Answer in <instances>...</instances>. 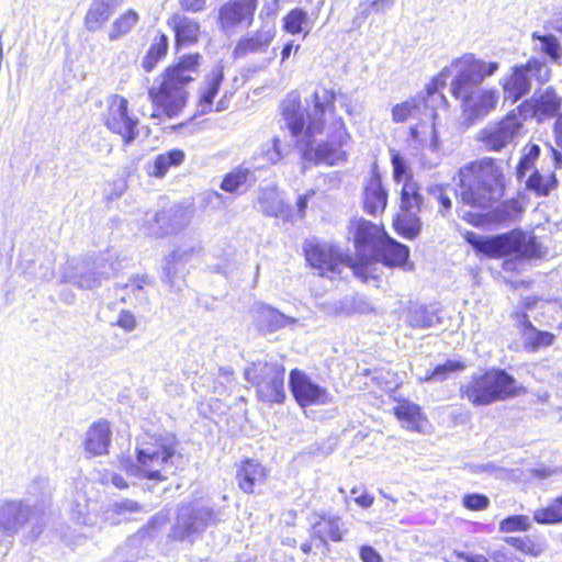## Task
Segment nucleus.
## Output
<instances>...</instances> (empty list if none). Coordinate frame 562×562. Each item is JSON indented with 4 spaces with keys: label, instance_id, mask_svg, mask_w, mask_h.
<instances>
[{
    "label": "nucleus",
    "instance_id": "nucleus-1",
    "mask_svg": "<svg viewBox=\"0 0 562 562\" xmlns=\"http://www.w3.org/2000/svg\"><path fill=\"white\" fill-rule=\"evenodd\" d=\"M454 76L450 83L451 94L460 101L462 116L468 125L487 116L498 103V91L483 88L481 83L498 69L496 61H484L473 54H464L451 63Z\"/></svg>",
    "mask_w": 562,
    "mask_h": 562
},
{
    "label": "nucleus",
    "instance_id": "nucleus-2",
    "mask_svg": "<svg viewBox=\"0 0 562 562\" xmlns=\"http://www.w3.org/2000/svg\"><path fill=\"white\" fill-rule=\"evenodd\" d=\"M454 180L461 203L480 211L488 210L497 203L506 187L502 161L487 156L461 166Z\"/></svg>",
    "mask_w": 562,
    "mask_h": 562
},
{
    "label": "nucleus",
    "instance_id": "nucleus-3",
    "mask_svg": "<svg viewBox=\"0 0 562 562\" xmlns=\"http://www.w3.org/2000/svg\"><path fill=\"white\" fill-rule=\"evenodd\" d=\"M201 56L192 54L184 56L180 61L166 69L161 76L160 85L148 91L153 104L168 117L177 116L187 103V86L194 80Z\"/></svg>",
    "mask_w": 562,
    "mask_h": 562
},
{
    "label": "nucleus",
    "instance_id": "nucleus-4",
    "mask_svg": "<svg viewBox=\"0 0 562 562\" xmlns=\"http://www.w3.org/2000/svg\"><path fill=\"white\" fill-rule=\"evenodd\" d=\"M137 462L145 479L164 482L182 469L184 460L176 451L175 437L166 436L143 443L137 452Z\"/></svg>",
    "mask_w": 562,
    "mask_h": 562
},
{
    "label": "nucleus",
    "instance_id": "nucleus-5",
    "mask_svg": "<svg viewBox=\"0 0 562 562\" xmlns=\"http://www.w3.org/2000/svg\"><path fill=\"white\" fill-rule=\"evenodd\" d=\"M464 238L475 250L488 257L517 254L521 258L531 259L540 258L544 252L536 236L521 231H512L496 236H481L467 232Z\"/></svg>",
    "mask_w": 562,
    "mask_h": 562
},
{
    "label": "nucleus",
    "instance_id": "nucleus-6",
    "mask_svg": "<svg viewBox=\"0 0 562 562\" xmlns=\"http://www.w3.org/2000/svg\"><path fill=\"white\" fill-rule=\"evenodd\" d=\"M460 394L475 406L490 405L517 395L516 380L505 370L473 374L460 387Z\"/></svg>",
    "mask_w": 562,
    "mask_h": 562
},
{
    "label": "nucleus",
    "instance_id": "nucleus-7",
    "mask_svg": "<svg viewBox=\"0 0 562 562\" xmlns=\"http://www.w3.org/2000/svg\"><path fill=\"white\" fill-rule=\"evenodd\" d=\"M351 142L345 122L341 117L334 119L327 128V140L322 143L307 142L302 149L305 160L315 164L336 166L347 160L346 147Z\"/></svg>",
    "mask_w": 562,
    "mask_h": 562
},
{
    "label": "nucleus",
    "instance_id": "nucleus-8",
    "mask_svg": "<svg viewBox=\"0 0 562 562\" xmlns=\"http://www.w3.org/2000/svg\"><path fill=\"white\" fill-rule=\"evenodd\" d=\"M304 250L306 260L318 270L319 276L333 279L336 274H340L344 268H349L357 277L367 278V266L356 263L350 256L334 245L308 241Z\"/></svg>",
    "mask_w": 562,
    "mask_h": 562
},
{
    "label": "nucleus",
    "instance_id": "nucleus-9",
    "mask_svg": "<svg viewBox=\"0 0 562 562\" xmlns=\"http://www.w3.org/2000/svg\"><path fill=\"white\" fill-rule=\"evenodd\" d=\"M285 369L277 361H257L245 369L246 379L254 383L258 398L269 404L283 403Z\"/></svg>",
    "mask_w": 562,
    "mask_h": 562
},
{
    "label": "nucleus",
    "instance_id": "nucleus-10",
    "mask_svg": "<svg viewBox=\"0 0 562 562\" xmlns=\"http://www.w3.org/2000/svg\"><path fill=\"white\" fill-rule=\"evenodd\" d=\"M102 117L105 126L122 137L124 146L131 145L138 136V119L130 112L128 101L124 97H108Z\"/></svg>",
    "mask_w": 562,
    "mask_h": 562
},
{
    "label": "nucleus",
    "instance_id": "nucleus-11",
    "mask_svg": "<svg viewBox=\"0 0 562 562\" xmlns=\"http://www.w3.org/2000/svg\"><path fill=\"white\" fill-rule=\"evenodd\" d=\"M217 521L212 508L203 505L182 506L179 510L177 522L172 529L175 539H189L193 541L207 526Z\"/></svg>",
    "mask_w": 562,
    "mask_h": 562
},
{
    "label": "nucleus",
    "instance_id": "nucleus-12",
    "mask_svg": "<svg viewBox=\"0 0 562 562\" xmlns=\"http://www.w3.org/2000/svg\"><path fill=\"white\" fill-rule=\"evenodd\" d=\"M522 123L518 115L508 114L496 123H488L480 130L476 140L488 151H501L513 144L520 135Z\"/></svg>",
    "mask_w": 562,
    "mask_h": 562
},
{
    "label": "nucleus",
    "instance_id": "nucleus-13",
    "mask_svg": "<svg viewBox=\"0 0 562 562\" xmlns=\"http://www.w3.org/2000/svg\"><path fill=\"white\" fill-rule=\"evenodd\" d=\"M257 0H229L218 9L220 30L227 36L248 29L254 21Z\"/></svg>",
    "mask_w": 562,
    "mask_h": 562
},
{
    "label": "nucleus",
    "instance_id": "nucleus-14",
    "mask_svg": "<svg viewBox=\"0 0 562 562\" xmlns=\"http://www.w3.org/2000/svg\"><path fill=\"white\" fill-rule=\"evenodd\" d=\"M289 384L295 401L302 407L331 402V396L326 389L313 382L308 375L297 369L290 372Z\"/></svg>",
    "mask_w": 562,
    "mask_h": 562
},
{
    "label": "nucleus",
    "instance_id": "nucleus-15",
    "mask_svg": "<svg viewBox=\"0 0 562 562\" xmlns=\"http://www.w3.org/2000/svg\"><path fill=\"white\" fill-rule=\"evenodd\" d=\"M350 234L359 252L375 251L387 234L382 227L364 218H357L350 223Z\"/></svg>",
    "mask_w": 562,
    "mask_h": 562
},
{
    "label": "nucleus",
    "instance_id": "nucleus-16",
    "mask_svg": "<svg viewBox=\"0 0 562 562\" xmlns=\"http://www.w3.org/2000/svg\"><path fill=\"white\" fill-rule=\"evenodd\" d=\"M335 93L331 90L321 89L313 93V110L307 113L306 132L315 135L324 130L325 117L333 115Z\"/></svg>",
    "mask_w": 562,
    "mask_h": 562
},
{
    "label": "nucleus",
    "instance_id": "nucleus-17",
    "mask_svg": "<svg viewBox=\"0 0 562 562\" xmlns=\"http://www.w3.org/2000/svg\"><path fill=\"white\" fill-rule=\"evenodd\" d=\"M363 210L371 215L381 214L387 204V192L384 189L376 168L371 170L370 177L363 183Z\"/></svg>",
    "mask_w": 562,
    "mask_h": 562
},
{
    "label": "nucleus",
    "instance_id": "nucleus-18",
    "mask_svg": "<svg viewBox=\"0 0 562 562\" xmlns=\"http://www.w3.org/2000/svg\"><path fill=\"white\" fill-rule=\"evenodd\" d=\"M268 470L258 461L247 459L238 467L236 481L238 487L246 494H254L266 484Z\"/></svg>",
    "mask_w": 562,
    "mask_h": 562
},
{
    "label": "nucleus",
    "instance_id": "nucleus-19",
    "mask_svg": "<svg viewBox=\"0 0 562 562\" xmlns=\"http://www.w3.org/2000/svg\"><path fill=\"white\" fill-rule=\"evenodd\" d=\"M274 29L272 26L265 25L254 34L240 37L233 50L234 58H244L250 54L266 52L274 38Z\"/></svg>",
    "mask_w": 562,
    "mask_h": 562
},
{
    "label": "nucleus",
    "instance_id": "nucleus-20",
    "mask_svg": "<svg viewBox=\"0 0 562 562\" xmlns=\"http://www.w3.org/2000/svg\"><path fill=\"white\" fill-rule=\"evenodd\" d=\"M533 112V116L539 121L558 116L562 105V98L555 92L552 87L539 89L535 91L531 99L526 101Z\"/></svg>",
    "mask_w": 562,
    "mask_h": 562
},
{
    "label": "nucleus",
    "instance_id": "nucleus-21",
    "mask_svg": "<svg viewBox=\"0 0 562 562\" xmlns=\"http://www.w3.org/2000/svg\"><path fill=\"white\" fill-rule=\"evenodd\" d=\"M153 220L155 224L150 225L147 232L157 237L177 233L189 223L188 215L181 210L157 213Z\"/></svg>",
    "mask_w": 562,
    "mask_h": 562
},
{
    "label": "nucleus",
    "instance_id": "nucleus-22",
    "mask_svg": "<svg viewBox=\"0 0 562 562\" xmlns=\"http://www.w3.org/2000/svg\"><path fill=\"white\" fill-rule=\"evenodd\" d=\"M168 25L175 32L177 46H190L199 41L201 25L194 19L176 13L168 20Z\"/></svg>",
    "mask_w": 562,
    "mask_h": 562
},
{
    "label": "nucleus",
    "instance_id": "nucleus-23",
    "mask_svg": "<svg viewBox=\"0 0 562 562\" xmlns=\"http://www.w3.org/2000/svg\"><path fill=\"white\" fill-rule=\"evenodd\" d=\"M5 517V522L2 520V528L9 531H16L18 528L26 522L37 526L42 517L31 512L29 506L21 503H8L2 507V518Z\"/></svg>",
    "mask_w": 562,
    "mask_h": 562
},
{
    "label": "nucleus",
    "instance_id": "nucleus-24",
    "mask_svg": "<svg viewBox=\"0 0 562 562\" xmlns=\"http://www.w3.org/2000/svg\"><path fill=\"white\" fill-rule=\"evenodd\" d=\"M111 442L110 424L100 419L93 423L86 432L85 448L92 456H101L108 452Z\"/></svg>",
    "mask_w": 562,
    "mask_h": 562
},
{
    "label": "nucleus",
    "instance_id": "nucleus-25",
    "mask_svg": "<svg viewBox=\"0 0 562 562\" xmlns=\"http://www.w3.org/2000/svg\"><path fill=\"white\" fill-rule=\"evenodd\" d=\"M255 207L267 216H283L288 220H292L280 193L272 187L259 190Z\"/></svg>",
    "mask_w": 562,
    "mask_h": 562
},
{
    "label": "nucleus",
    "instance_id": "nucleus-26",
    "mask_svg": "<svg viewBox=\"0 0 562 562\" xmlns=\"http://www.w3.org/2000/svg\"><path fill=\"white\" fill-rule=\"evenodd\" d=\"M374 252L379 255L384 265L390 267H402L406 263L409 256L408 247L391 238L389 235L382 238V243H380Z\"/></svg>",
    "mask_w": 562,
    "mask_h": 562
},
{
    "label": "nucleus",
    "instance_id": "nucleus-27",
    "mask_svg": "<svg viewBox=\"0 0 562 562\" xmlns=\"http://www.w3.org/2000/svg\"><path fill=\"white\" fill-rule=\"evenodd\" d=\"M527 77L526 71L520 66H515L512 75L505 77L502 81L505 99L515 103L526 95L531 89V82Z\"/></svg>",
    "mask_w": 562,
    "mask_h": 562
},
{
    "label": "nucleus",
    "instance_id": "nucleus-28",
    "mask_svg": "<svg viewBox=\"0 0 562 562\" xmlns=\"http://www.w3.org/2000/svg\"><path fill=\"white\" fill-rule=\"evenodd\" d=\"M520 334L525 349L530 351L551 346L554 341V335L549 331L538 330L525 314L521 317Z\"/></svg>",
    "mask_w": 562,
    "mask_h": 562
},
{
    "label": "nucleus",
    "instance_id": "nucleus-29",
    "mask_svg": "<svg viewBox=\"0 0 562 562\" xmlns=\"http://www.w3.org/2000/svg\"><path fill=\"white\" fill-rule=\"evenodd\" d=\"M394 413L408 430H424L426 418L418 405L409 401H402L394 407Z\"/></svg>",
    "mask_w": 562,
    "mask_h": 562
},
{
    "label": "nucleus",
    "instance_id": "nucleus-30",
    "mask_svg": "<svg viewBox=\"0 0 562 562\" xmlns=\"http://www.w3.org/2000/svg\"><path fill=\"white\" fill-rule=\"evenodd\" d=\"M223 77V70L221 67L213 68L207 75L203 86L200 89L201 92L199 106L201 113H206L212 110L213 99L218 92Z\"/></svg>",
    "mask_w": 562,
    "mask_h": 562
},
{
    "label": "nucleus",
    "instance_id": "nucleus-31",
    "mask_svg": "<svg viewBox=\"0 0 562 562\" xmlns=\"http://www.w3.org/2000/svg\"><path fill=\"white\" fill-rule=\"evenodd\" d=\"M255 182V175L248 168L237 167L224 177L220 187L225 192L236 193L246 190Z\"/></svg>",
    "mask_w": 562,
    "mask_h": 562
},
{
    "label": "nucleus",
    "instance_id": "nucleus-32",
    "mask_svg": "<svg viewBox=\"0 0 562 562\" xmlns=\"http://www.w3.org/2000/svg\"><path fill=\"white\" fill-rule=\"evenodd\" d=\"M409 142L416 147L428 148L436 151L440 147L435 124L420 123L409 130Z\"/></svg>",
    "mask_w": 562,
    "mask_h": 562
},
{
    "label": "nucleus",
    "instance_id": "nucleus-33",
    "mask_svg": "<svg viewBox=\"0 0 562 562\" xmlns=\"http://www.w3.org/2000/svg\"><path fill=\"white\" fill-rule=\"evenodd\" d=\"M184 157L183 150L177 148L159 154L149 166L148 173L153 177L161 178L171 167L180 166Z\"/></svg>",
    "mask_w": 562,
    "mask_h": 562
},
{
    "label": "nucleus",
    "instance_id": "nucleus-34",
    "mask_svg": "<svg viewBox=\"0 0 562 562\" xmlns=\"http://www.w3.org/2000/svg\"><path fill=\"white\" fill-rule=\"evenodd\" d=\"M340 527V518L321 517L319 520L313 524L312 532L313 536L319 539L323 543H327L328 540L338 542L342 539Z\"/></svg>",
    "mask_w": 562,
    "mask_h": 562
},
{
    "label": "nucleus",
    "instance_id": "nucleus-35",
    "mask_svg": "<svg viewBox=\"0 0 562 562\" xmlns=\"http://www.w3.org/2000/svg\"><path fill=\"white\" fill-rule=\"evenodd\" d=\"M395 231L405 238L413 239L422 231V221L416 212L400 211L393 221Z\"/></svg>",
    "mask_w": 562,
    "mask_h": 562
},
{
    "label": "nucleus",
    "instance_id": "nucleus-36",
    "mask_svg": "<svg viewBox=\"0 0 562 562\" xmlns=\"http://www.w3.org/2000/svg\"><path fill=\"white\" fill-rule=\"evenodd\" d=\"M113 11L103 4L100 0H93L90 4L86 16L85 26L89 32L101 30L111 18Z\"/></svg>",
    "mask_w": 562,
    "mask_h": 562
},
{
    "label": "nucleus",
    "instance_id": "nucleus-37",
    "mask_svg": "<svg viewBox=\"0 0 562 562\" xmlns=\"http://www.w3.org/2000/svg\"><path fill=\"white\" fill-rule=\"evenodd\" d=\"M532 50L547 55L552 61L557 63L562 56L561 45L552 34L541 35L539 32L531 34Z\"/></svg>",
    "mask_w": 562,
    "mask_h": 562
},
{
    "label": "nucleus",
    "instance_id": "nucleus-38",
    "mask_svg": "<svg viewBox=\"0 0 562 562\" xmlns=\"http://www.w3.org/2000/svg\"><path fill=\"white\" fill-rule=\"evenodd\" d=\"M257 313L259 323L262 326H266L269 331H276L288 325L296 323L295 318L285 316L279 311L267 305L259 306Z\"/></svg>",
    "mask_w": 562,
    "mask_h": 562
},
{
    "label": "nucleus",
    "instance_id": "nucleus-39",
    "mask_svg": "<svg viewBox=\"0 0 562 562\" xmlns=\"http://www.w3.org/2000/svg\"><path fill=\"white\" fill-rule=\"evenodd\" d=\"M283 30L292 35L303 33L306 36L312 30V23L303 9L295 8L283 18Z\"/></svg>",
    "mask_w": 562,
    "mask_h": 562
},
{
    "label": "nucleus",
    "instance_id": "nucleus-40",
    "mask_svg": "<svg viewBox=\"0 0 562 562\" xmlns=\"http://www.w3.org/2000/svg\"><path fill=\"white\" fill-rule=\"evenodd\" d=\"M557 169L553 168L548 175H542L539 170L533 172L526 180V186L532 190L537 195L546 196L558 187V180L554 175Z\"/></svg>",
    "mask_w": 562,
    "mask_h": 562
},
{
    "label": "nucleus",
    "instance_id": "nucleus-41",
    "mask_svg": "<svg viewBox=\"0 0 562 562\" xmlns=\"http://www.w3.org/2000/svg\"><path fill=\"white\" fill-rule=\"evenodd\" d=\"M424 103L425 100L423 98L415 97L395 104L391 110L392 121L394 123H404L409 119L417 117Z\"/></svg>",
    "mask_w": 562,
    "mask_h": 562
},
{
    "label": "nucleus",
    "instance_id": "nucleus-42",
    "mask_svg": "<svg viewBox=\"0 0 562 562\" xmlns=\"http://www.w3.org/2000/svg\"><path fill=\"white\" fill-rule=\"evenodd\" d=\"M407 322L409 326L422 329L431 328L441 323L437 311L428 310L425 306L412 308L408 313Z\"/></svg>",
    "mask_w": 562,
    "mask_h": 562
},
{
    "label": "nucleus",
    "instance_id": "nucleus-43",
    "mask_svg": "<svg viewBox=\"0 0 562 562\" xmlns=\"http://www.w3.org/2000/svg\"><path fill=\"white\" fill-rule=\"evenodd\" d=\"M424 199L414 181H406L401 190L400 211L419 213Z\"/></svg>",
    "mask_w": 562,
    "mask_h": 562
},
{
    "label": "nucleus",
    "instance_id": "nucleus-44",
    "mask_svg": "<svg viewBox=\"0 0 562 562\" xmlns=\"http://www.w3.org/2000/svg\"><path fill=\"white\" fill-rule=\"evenodd\" d=\"M139 15L136 11L130 9L114 20L109 33L110 41H116L122 36L128 34L132 29L138 23Z\"/></svg>",
    "mask_w": 562,
    "mask_h": 562
},
{
    "label": "nucleus",
    "instance_id": "nucleus-45",
    "mask_svg": "<svg viewBox=\"0 0 562 562\" xmlns=\"http://www.w3.org/2000/svg\"><path fill=\"white\" fill-rule=\"evenodd\" d=\"M168 49V37L165 34L159 35L149 49L147 50L145 57L143 58L142 66L147 71L150 72L157 65V63L165 57Z\"/></svg>",
    "mask_w": 562,
    "mask_h": 562
},
{
    "label": "nucleus",
    "instance_id": "nucleus-46",
    "mask_svg": "<svg viewBox=\"0 0 562 562\" xmlns=\"http://www.w3.org/2000/svg\"><path fill=\"white\" fill-rule=\"evenodd\" d=\"M520 67L526 71L527 78L531 83L536 81L539 85H543L551 78L550 67L546 61L538 58H531L526 64L520 65Z\"/></svg>",
    "mask_w": 562,
    "mask_h": 562
},
{
    "label": "nucleus",
    "instance_id": "nucleus-47",
    "mask_svg": "<svg viewBox=\"0 0 562 562\" xmlns=\"http://www.w3.org/2000/svg\"><path fill=\"white\" fill-rule=\"evenodd\" d=\"M506 541L517 550L532 557H539L546 550V544L543 541L528 536L509 537L506 539Z\"/></svg>",
    "mask_w": 562,
    "mask_h": 562
},
{
    "label": "nucleus",
    "instance_id": "nucleus-48",
    "mask_svg": "<svg viewBox=\"0 0 562 562\" xmlns=\"http://www.w3.org/2000/svg\"><path fill=\"white\" fill-rule=\"evenodd\" d=\"M552 132L555 147L548 144L549 157L554 169H559L562 166V112L558 114Z\"/></svg>",
    "mask_w": 562,
    "mask_h": 562
},
{
    "label": "nucleus",
    "instance_id": "nucleus-49",
    "mask_svg": "<svg viewBox=\"0 0 562 562\" xmlns=\"http://www.w3.org/2000/svg\"><path fill=\"white\" fill-rule=\"evenodd\" d=\"M356 303V297H345L331 303H325L322 307L326 314L333 316L351 315L356 312H363Z\"/></svg>",
    "mask_w": 562,
    "mask_h": 562
},
{
    "label": "nucleus",
    "instance_id": "nucleus-50",
    "mask_svg": "<svg viewBox=\"0 0 562 562\" xmlns=\"http://www.w3.org/2000/svg\"><path fill=\"white\" fill-rule=\"evenodd\" d=\"M533 519L539 524H558L562 521V496L546 508L537 509Z\"/></svg>",
    "mask_w": 562,
    "mask_h": 562
},
{
    "label": "nucleus",
    "instance_id": "nucleus-51",
    "mask_svg": "<svg viewBox=\"0 0 562 562\" xmlns=\"http://www.w3.org/2000/svg\"><path fill=\"white\" fill-rule=\"evenodd\" d=\"M541 149L538 145H527L522 149V156L517 166V178H525L527 171L533 168L535 162L538 160L540 156Z\"/></svg>",
    "mask_w": 562,
    "mask_h": 562
},
{
    "label": "nucleus",
    "instance_id": "nucleus-52",
    "mask_svg": "<svg viewBox=\"0 0 562 562\" xmlns=\"http://www.w3.org/2000/svg\"><path fill=\"white\" fill-rule=\"evenodd\" d=\"M463 369L464 364L462 362L457 360H447L445 363L436 366L432 371L427 372L424 378H420V380L443 381L449 376L450 373L462 371Z\"/></svg>",
    "mask_w": 562,
    "mask_h": 562
},
{
    "label": "nucleus",
    "instance_id": "nucleus-53",
    "mask_svg": "<svg viewBox=\"0 0 562 562\" xmlns=\"http://www.w3.org/2000/svg\"><path fill=\"white\" fill-rule=\"evenodd\" d=\"M144 507L139 503L132 499H123L115 502L105 512V519H112V515L126 516L143 512Z\"/></svg>",
    "mask_w": 562,
    "mask_h": 562
},
{
    "label": "nucleus",
    "instance_id": "nucleus-54",
    "mask_svg": "<svg viewBox=\"0 0 562 562\" xmlns=\"http://www.w3.org/2000/svg\"><path fill=\"white\" fill-rule=\"evenodd\" d=\"M187 252L180 254L179 251H173L169 258L167 259V263L165 267V279L164 281L169 284L171 289L176 286V277L178 274V265L184 259Z\"/></svg>",
    "mask_w": 562,
    "mask_h": 562
},
{
    "label": "nucleus",
    "instance_id": "nucleus-55",
    "mask_svg": "<svg viewBox=\"0 0 562 562\" xmlns=\"http://www.w3.org/2000/svg\"><path fill=\"white\" fill-rule=\"evenodd\" d=\"M76 268L75 260H68L64 270V279L65 281L76 283L81 288H92L98 284L100 281L97 279H91L87 276H78L76 272L69 271V269Z\"/></svg>",
    "mask_w": 562,
    "mask_h": 562
},
{
    "label": "nucleus",
    "instance_id": "nucleus-56",
    "mask_svg": "<svg viewBox=\"0 0 562 562\" xmlns=\"http://www.w3.org/2000/svg\"><path fill=\"white\" fill-rule=\"evenodd\" d=\"M529 528V519L527 516H510L502 520L499 529L503 532H514L527 530Z\"/></svg>",
    "mask_w": 562,
    "mask_h": 562
},
{
    "label": "nucleus",
    "instance_id": "nucleus-57",
    "mask_svg": "<svg viewBox=\"0 0 562 562\" xmlns=\"http://www.w3.org/2000/svg\"><path fill=\"white\" fill-rule=\"evenodd\" d=\"M283 114L285 116L286 125L290 128L292 135H299L306 124L303 114L290 112L288 109H284Z\"/></svg>",
    "mask_w": 562,
    "mask_h": 562
},
{
    "label": "nucleus",
    "instance_id": "nucleus-58",
    "mask_svg": "<svg viewBox=\"0 0 562 562\" xmlns=\"http://www.w3.org/2000/svg\"><path fill=\"white\" fill-rule=\"evenodd\" d=\"M263 154H265L268 162H270V164L279 162L284 156V154L281 149L280 139L274 137L269 144H267L263 147Z\"/></svg>",
    "mask_w": 562,
    "mask_h": 562
},
{
    "label": "nucleus",
    "instance_id": "nucleus-59",
    "mask_svg": "<svg viewBox=\"0 0 562 562\" xmlns=\"http://www.w3.org/2000/svg\"><path fill=\"white\" fill-rule=\"evenodd\" d=\"M490 504V499L485 495L469 494L463 497V505L471 510L485 509Z\"/></svg>",
    "mask_w": 562,
    "mask_h": 562
},
{
    "label": "nucleus",
    "instance_id": "nucleus-60",
    "mask_svg": "<svg viewBox=\"0 0 562 562\" xmlns=\"http://www.w3.org/2000/svg\"><path fill=\"white\" fill-rule=\"evenodd\" d=\"M430 193L438 200L441 205L439 212L445 216L448 211L452 207V201L446 192V188L442 186H435L430 189Z\"/></svg>",
    "mask_w": 562,
    "mask_h": 562
},
{
    "label": "nucleus",
    "instance_id": "nucleus-61",
    "mask_svg": "<svg viewBox=\"0 0 562 562\" xmlns=\"http://www.w3.org/2000/svg\"><path fill=\"white\" fill-rule=\"evenodd\" d=\"M87 508H88V504L86 502H83L82 504L81 503H77L72 508H71V515H72V518L78 522V524H81V525H92L93 522L91 521V519L88 517L87 515Z\"/></svg>",
    "mask_w": 562,
    "mask_h": 562
},
{
    "label": "nucleus",
    "instance_id": "nucleus-62",
    "mask_svg": "<svg viewBox=\"0 0 562 562\" xmlns=\"http://www.w3.org/2000/svg\"><path fill=\"white\" fill-rule=\"evenodd\" d=\"M37 491L42 498V503L50 497V486L46 479H40L32 484L30 493L36 495Z\"/></svg>",
    "mask_w": 562,
    "mask_h": 562
},
{
    "label": "nucleus",
    "instance_id": "nucleus-63",
    "mask_svg": "<svg viewBox=\"0 0 562 562\" xmlns=\"http://www.w3.org/2000/svg\"><path fill=\"white\" fill-rule=\"evenodd\" d=\"M373 11L370 7V2L369 1H363L361 3H359L358 8H357V15L356 18L353 19V25L355 27H360L362 25V23L369 18L370 14H372Z\"/></svg>",
    "mask_w": 562,
    "mask_h": 562
},
{
    "label": "nucleus",
    "instance_id": "nucleus-64",
    "mask_svg": "<svg viewBox=\"0 0 562 562\" xmlns=\"http://www.w3.org/2000/svg\"><path fill=\"white\" fill-rule=\"evenodd\" d=\"M117 325L127 331H132L136 327V318L131 312L123 311L119 315Z\"/></svg>",
    "mask_w": 562,
    "mask_h": 562
}]
</instances>
